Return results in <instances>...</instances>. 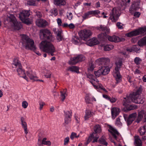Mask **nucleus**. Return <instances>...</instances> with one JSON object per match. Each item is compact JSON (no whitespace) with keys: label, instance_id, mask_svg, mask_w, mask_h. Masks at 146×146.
<instances>
[{"label":"nucleus","instance_id":"obj_1","mask_svg":"<svg viewBox=\"0 0 146 146\" xmlns=\"http://www.w3.org/2000/svg\"><path fill=\"white\" fill-rule=\"evenodd\" d=\"M141 92V89L140 88L135 92H133L132 94L130 95L129 97L125 98L123 100V105L126 110H130L137 108V106L135 105H129V104L131 102L130 99L133 102L136 104H142L144 102V99L141 97L140 95Z\"/></svg>","mask_w":146,"mask_h":146},{"label":"nucleus","instance_id":"obj_2","mask_svg":"<svg viewBox=\"0 0 146 146\" xmlns=\"http://www.w3.org/2000/svg\"><path fill=\"white\" fill-rule=\"evenodd\" d=\"M46 38L50 42L47 40L42 41L39 44V47L41 50L48 53L52 56L54 55L53 53L55 52V49L53 44L51 42H53L54 38L51 35L49 36Z\"/></svg>","mask_w":146,"mask_h":146},{"label":"nucleus","instance_id":"obj_3","mask_svg":"<svg viewBox=\"0 0 146 146\" xmlns=\"http://www.w3.org/2000/svg\"><path fill=\"white\" fill-rule=\"evenodd\" d=\"M21 37L22 45L26 49L33 50L36 54L38 56L41 55L39 51L36 50V48L33 39L30 38L28 36L24 35H21Z\"/></svg>","mask_w":146,"mask_h":146},{"label":"nucleus","instance_id":"obj_4","mask_svg":"<svg viewBox=\"0 0 146 146\" xmlns=\"http://www.w3.org/2000/svg\"><path fill=\"white\" fill-rule=\"evenodd\" d=\"M7 20L9 22L12 29L19 30L21 28V24L17 22L15 17L13 15L9 14L8 15Z\"/></svg>","mask_w":146,"mask_h":146},{"label":"nucleus","instance_id":"obj_5","mask_svg":"<svg viewBox=\"0 0 146 146\" xmlns=\"http://www.w3.org/2000/svg\"><path fill=\"white\" fill-rule=\"evenodd\" d=\"M122 64L121 60H117L115 63L116 66L113 72V75L116 79L117 83L121 81V77L119 70Z\"/></svg>","mask_w":146,"mask_h":146},{"label":"nucleus","instance_id":"obj_6","mask_svg":"<svg viewBox=\"0 0 146 146\" xmlns=\"http://www.w3.org/2000/svg\"><path fill=\"white\" fill-rule=\"evenodd\" d=\"M94 129L95 132L92 133L88 138L86 142V145L90 142L92 139H94V140L92 141L93 143L97 141V140L99 137V136L97 134V133H100L101 132V129L100 126L99 125L95 126Z\"/></svg>","mask_w":146,"mask_h":146},{"label":"nucleus","instance_id":"obj_7","mask_svg":"<svg viewBox=\"0 0 146 146\" xmlns=\"http://www.w3.org/2000/svg\"><path fill=\"white\" fill-rule=\"evenodd\" d=\"M78 35L82 40L86 41V39L92 35V33L89 30L84 29L80 31Z\"/></svg>","mask_w":146,"mask_h":146},{"label":"nucleus","instance_id":"obj_8","mask_svg":"<svg viewBox=\"0 0 146 146\" xmlns=\"http://www.w3.org/2000/svg\"><path fill=\"white\" fill-rule=\"evenodd\" d=\"M108 127V131L112 135L115 139L117 141H119L121 139V135L115 129L110 125Z\"/></svg>","mask_w":146,"mask_h":146},{"label":"nucleus","instance_id":"obj_9","mask_svg":"<svg viewBox=\"0 0 146 146\" xmlns=\"http://www.w3.org/2000/svg\"><path fill=\"white\" fill-rule=\"evenodd\" d=\"M140 2L139 0L134 1L129 8V12L132 14L139 8Z\"/></svg>","mask_w":146,"mask_h":146},{"label":"nucleus","instance_id":"obj_10","mask_svg":"<svg viewBox=\"0 0 146 146\" xmlns=\"http://www.w3.org/2000/svg\"><path fill=\"white\" fill-rule=\"evenodd\" d=\"M87 77L90 79L91 83L94 88L96 90H98V88L97 85L99 83L98 80L94 76V75L90 74H87Z\"/></svg>","mask_w":146,"mask_h":146},{"label":"nucleus","instance_id":"obj_11","mask_svg":"<svg viewBox=\"0 0 146 146\" xmlns=\"http://www.w3.org/2000/svg\"><path fill=\"white\" fill-rule=\"evenodd\" d=\"M143 119L144 122L146 121V111L142 110L139 112L138 117L135 121L139 123Z\"/></svg>","mask_w":146,"mask_h":146},{"label":"nucleus","instance_id":"obj_12","mask_svg":"<svg viewBox=\"0 0 146 146\" xmlns=\"http://www.w3.org/2000/svg\"><path fill=\"white\" fill-rule=\"evenodd\" d=\"M137 115L136 113H134L130 114L127 117L125 115H124V117L127 124L129 125L131 124L135 119L137 117Z\"/></svg>","mask_w":146,"mask_h":146},{"label":"nucleus","instance_id":"obj_13","mask_svg":"<svg viewBox=\"0 0 146 146\" xmlns=\"http://www.w3.org/2000/svg\"><path fill=\"white\" fill-rule=\"evenodd\" d=\"M26 75L27 77H29L31 80L34 81L36 80L37 77L35 73L33 72L32 70L29 68L26 72Z\"/></svg>","mask_w":146,"mask_h":146},{"label":"nucleus","instance_id":"obj_14","mask_svg":"<svg viewBox=\"0 0 146 146\" xmlns=\"http://www.w3.org/2000/svg\"><path fill=\"white\" fill-rule=\"evenodd\" d=\"M51 34L50 31L47 29H42L40 31V38L41 39H45L51 35Z\"/></svg>","mask_w":146,"mask_h":146},{"label":"nucleus","instance_id":"obj_15","mask_svg":"<svg viewBox=\"0 0 146 146\" xmlns=\"http://www.w3.org/2000/svg\"><path fill=\"white\" fill-rule=\"evenodd\" d=\"M17 71L18 75L20 77L23 78L27 81H28V78L26 76L24 70L22 68V67L19 68H17Z\"/></svg>","mask_w":146,"mask_h":146},{"label":"nucleus","instance_id":"obj_16","mask_svg":"<svg viewBox=\"0 0 146 146\" xmlns=\"http://www.w3.org/2000/svg\"><path fill=\"white\" fill-rule=\"evenodd\" d=\"M96 62L98 64H104L108 65L110 62L109 59L106 58H101L98 59Z\"/></svg>","mask_w":146,"mask_h":146},{"label":"nucleus","instance_id":"obj_17","mask_svg":"<svg viewBox=\"0 0 146 146\" xmlns=\"http://www.w3.org/2000/svg\"><path fill=\"white\" fill-rule=\"evenodd\" d=\"M99 42L97 38H94L87 41L86 44L89 46H92L98 44Z\"/></svg>","mask_w":146,"mask_h":146},{"label":"nucleus","instance_id":"obj_18","mask_svg":"<svg viewBox=\"0 0 146 146\" xmlns=\"http://www.w3.org/2000/svg\"><path fill=\"white\" fill-rule=\"evenodd\" d=\"M65 117L64 119L65 123L66 124L69 123L71 121V112L68 111H66L64 112Z\"/></svg>","mask_w":146,"mask_h":146},{"label":"nucleus","instance_id":"obj_19","mask_svg":"<svg viewBox=\"0 0 146 146\" xmlns=\"http://www.w3.org/2000/svg\"><path fill=\"white\" fill-rule=\"evenodd\" d=\"M36 24L39 27H43L47 25L48 23L44 20L39 19L36 21Z\"/></svg>","mask_w":146,"mask_h":146},{"label":"nucleus","instance_id":"obj_20","mask_svg":"<svg viewBox=\"0 0 146 146\" xmlns=\"http://www.w3.org/2000/svg\"><path fill=\"white\" fill-rule=\"evenodd\" d=\"M103 75H105L107 74L109 72L110 70V67L107 65L102 66L100 67Z\"/></svg>","mask_w":146,"mask_h":146},{"label":"nucleus","instance_id":"obj_21","mask_svg":"<svg viewBox=\"0 0 146 146\" xmlns=\"http://www.w3.org/2000/svg\"><path fill=\"white\" fill-rule=\"evenodd\" d=\"M111 110L112 118L114 119L119 114L120 112L119 109L118 108H112Z\"/></svg>","mask_w":146,"mask_h":146},{"label":"nucleus","instance_id":"obj_22","mask_svg":"<svg viewBox=\"0 0 146 146\" xmlns=\"http://www.w3.org/2000/svg\"><path fill=\"white\" fill-rule=\"evenodd\" d=\"M30 11H23L21 12L19 15L20 19L25 18L30 15Z\"/></svg>","mask_w":146,"mask_h":146},{"label":"nucleus","instance_id":"obj_23","mask_svg":"<svg viewBox=\"0 0 146 146\" xmlns=\"http://www.w3.org/2000/svg\"><path fill=\"white\" fill-rule=\"evenodd\" d=\"M139 34V31L138 29L126 33L125 35L129 37L137 36Z\"/></svg>","mask_w":146,"mask_h":146},{"label":"nucleus","instance_id":"obj_24","mask_svg":"<svg viewBox=\"0 0 146 146\" xmlns=\"http://www.w3.org/2000/svg\"><path fill=\"white\" fill-rule=\"evenodd\" d=\"M107 38L109 41L111 42H118L120 41L119 37L115 36H108Z\"/></svg>","mask_w":146,"mask_h":146},{"label":"nucleus","instance_id":"obj_25","mask_svg":"<svg viewBox=\"0 0 146 146\" xmlns=\"http://www.w3.org/2000/svg\"><path fill=\"white\" fill-rule=\"evenodd\" d=\"M21 119L22 127L24 130L25 133L27 134L28 133L27 128V124L26 122L24 121V118L23 117H21Z\"/></svg>","mask_w":146,"mask_h":146},{"label":"nucleus","instance_id":"obj_26","mask_svg":"<svg viewBox=\"0 0 146 146\" xmlns=\"http://www.w3.org/2000/svg\"><path fill=\"white\" fill-rule=\"evenodd\" d=\"M101 46L104 48V50L105 51L110 50L114 48V46L112 45L106 44H102Z\"/></svg>","mask_w":146,"mask_h":146},{"label":"nucleus","instance_id":"obj_27","mask_svg":"<svg viewBox=\"0 0 146 146\" xmlns=\"http://www.w3.org/2000/svg\"><path fill=\"white\" fill-rule=\"evenodd\" d=\"M119 9L118 8H114L110 13V15H119Z\"/></svg>","mask_w":146,"mask_h":146},{"label":"nucleus","instance_id":"obj_28","mask_svg":"<svg viewBox=\"0 0 146 146\" xmlns=\"http://www.w3.org/2000/svg\"><path fill=\"white\" fill-rule=\"evenodd\" d=\"M139 132L141 135H143L146 134V125L140 127L139 129Z\"/></svg>","mask_w":146,"mask_h":146},{"label":"nucleus","instance_id":"obj_29","mask_svg":"<svg viewBox=\"0 0 146 146\" xmlns=\"http://www.w3.org/2000/svg\"><path fill=\"white\" fill-rule=\"evenodd\" d=\"M138 44L140 46H143L146 45V36L140 40L138 42Z\"/></svg>","mask_w":146,"mask_h":146},{"label":"nucleus","instance_id":"obj_30","mask_svg":"<svg viewBox=\"0 0 146 146\" xmlns=\"http://www.w3.org/2000/svg\"><path fill=\"white\" fill-rule=\"evenodd\" d=\"M55 3L59 6L64 5L66 3V0H54Z\"/></svg>","mask_w":146,"mask_h":146},{"label":"nucleus","instance_id":"obj_31","mask_svg":"<svg viewBox=\"0 0 146 146\" xmlns=\"http://www.w3.org/2000/svg\"><path fill=\"white\" fill-rule=\"evenodd\" d=\"M135 143L136 146H141V141L138 136H136L135 137Z\"/></svg>","mask_w":146,"mask_h":146},{"label":"nucleus","instance_id":"obj_32","mask_svg":"<svg viewBox=\"0 0 146 146\" xmlns=\"http://www.w3.org/2000/svg\"><path fill=\"white\" fill-rule=\"evenodd\" d=\"M49 13L50 14V15L52 16L55 17L58 14L57 9L55 8L51 9Z\"/></svg>","mask_w":146,"mask_h":146},{"label":"nucleus","instance_id":"obj_33","mask_svg":"<svg viewBox=\"0 0 146 146\" xmlns=\"http://www.w3.org/2000/svg\"><path fill=\"white\" fill-rule=\"evenodd\" d=\"M93 113L90 110H87L86 112L85 115L84 116L85 120H86L92 115Z\"/></svg>","mask_w":146,"mask_h":146},{"label":"nucleus","instance_id":"obj_34","mask_svg":"<svg viewBox=\"0 0 146 146\" xmlns=\"http://www.w3.org/2000/svg\"><path fill=\"white\" fill-rule=\"evenodd\" d=\"M78 62V60L76 57L71 58L69 61V64H75Z\"/></svg>","mask_w":146,"mask_h":146},{"label":"nucleus","instance_id":"obj_35","mask_svg":"<svg viewBox=\"0 0 146 146\" xmlns=\"http://www.w3.org/2000/svg\"><path fill=\"white\" fill-rule=\"evenodd\" d=\"M99 30L103 31H104L106 33H108L110 32L109 29L106 27L104 26L101 25L100 27Z\"/></svg>","mask_w":146,"mask_h":146},{"label":"nucleus","instance_id":"obj_36","mask_svg":"<svg viewBox=\"0 0 146 146\" xmlns=\"http://www.w3.org/2000/svg\"><path fill=\"white\" fill-rule=\"evenodd\" d=\"M68 70L72 72H75L77 73H79L78 68L76 66H73L69 67Z\"/></svg>","mask_w":146,"mask_h":146},{"label":"nucleus","instance_id":"obj_37","mask_svg":"<svg viewBox=\"0 0 146 146\" xmlns=\"http://www.w3.org/2000/svg\"><path fill=\"white\" fill-rule=\"evenodd\" d=\"M119 15H110L109 19L110 20L113 22H115L117 21L118 19Z\"/></svg>","mask_w":146,"mask_h":146},{"label":"nucleus","instance_id":"obj_38","mask_svg":"<svg viewBox=\"0 0 146 146\" xmlns=\"http://www.w3.org/2000/svg\"><path fill=\"white\" fill-rule=\"evenodd\" d=\"M62 32L59 31L58 33L56 35V38L58 42L61 41L63 39V37L61 35Z\"/></svg>","mask_w":146,"mask_h":146},{"label":"nucleus","instance_id":"obj_39","mask_svg":"<svg viewBox=\"0 0 146 146\" xmlns=\"http://www.w3.org/2000/svg\"><path fill=\"white\" fill-rule=\"evenodd\" d=\"M13 64L17 68H19L21 67V66L20 64V62L17 59H15L13 60Z\"/></svg>","mask_w":146,"mask_h":146},{"label":"nucleus","instance_id":"obj_40","mask_svg":"<svg viewBox=\"0 0 146 146\" xmlns=\"http://www.w3.org/2000/svg\"><path fill=\"white\" fill-rule=\"evenodd\" d=\"M21 21L24 23L28 25L32 23L33 21L32 20H30L29 19L22 18L20 19Z\"/></svg>","mask_w":146,"mask_h":146},{"label":"nucleus","instance_id":"obj_41","mask_svg":"<svg viewBox=\"0 0 146 146\" xmlns=\"http://www.w3.org/2000/svg\"><path fill=\"white\" fill-rule=\"evenodd\" d=\"M99 142L101 144L105 145H107V143L106 141V138L104 136H103L99 140Z\"/></svg>","mask_w":146,"mask_h":146},{"label":"nucleus","instance_id":"obj_42","mask_svg":"<svg viewBox=\"0 0 146 146\" xmlns=\"http://www.w3.org/2000/svg\"><path fill=\"white\" fill-rule=\"evenodd\" d=\"M93 15L92 11H89L85 13L83 16V18L84 19H86L91 17L90 15Z\"/></svg>","mask_w":146,"mask_h":146},{"label":"nucleus","instance_id":"obj_43","mask_svg":"<svg viewBox=\"0 0 146 146\" xmlns=\"http://www.w3.org/2000/svg\"><path fill=\"white\" fill-rule=\"evenodd\" d=\"M94 74L97 77H99L102 75H103L102 73L100 68L98 70L94 71Z\"/></svg>","mask_w":146,"mask_h":146},{"label":"nucleus","instance_id":"obj_44","mask_svg":"<svg viewBox=\"0 0 146 146\" xmlns=\"http://www.w3.org/2000/svg\"><path fill=\"white\" fill-rule=\"evenodd\" d=\"M66 91L64 90L62 92H61V98L62 101H63L67 95L66 94Z\"/></svg>","mask_w":146,"mask_h":146},{"label":"nucleus","instance_id":"obj_45","mask_svg":"<svg viewBox=\"0 0 146 146\" xmlns=\"http://www.w3.org/2000/svg\"><path fill=\"white\" fill-rule=\"evenodd\" d=\"M42 144L47 145H50L51 144V143L50 141H46V139L44 138L42 140Z\"/></svg>","mask_w":146,"mask_h":146},{"label":"nucleus","instance_id":"obj_46","mask_svg":"<svg viewBox=\"0 0 146 146\" xmlns=\"http://www.w3.org/2000/svg\"><path fill=\"white\" fill-rule=\"evenodd\" d=\"M78 60V62L82 61L85 59V57L82 55H80L76 57Z\"/></svg>","mask_w":146,"mask_h":146},{"label":"nucleus","instance_id":"obj_47","mask_svg":"<svg viewBox=\"0 0 146 146\" xmlns=\"http://www.w3.org/2000/svg\"><path fill=\"white\" fill-rule=\"evenodd\" d=\"M97 86L98 87V90H97L98 91H99V90H103L104 91L106 92H107V91L104 88L103 86L100 84L99 83L97 85Z\"/></svg>","mask_w":146,"mask_h":146},{"label":"nucleus","instance_id":"obj_48","mask_svg":"<svg viewBox=\"0 0 146 146\" xmlns=\"http://www.w3.org/2000/svg\"><path fill=\"white\" fill-rule=\"evenodd\" d=\"M134 52L137 53H139L140 51V49L138 46L134 45L132 46Z\"/></svg>","mask_w":146,"mask_h":146},{"label":"nucleus","instance_id":"obj_49","mask_svg":"<svg viewBox=\"0 0 146 146\" xmlns=\"http://www.w3.org/2000/svg\"><path fill=\"white\" fill-rule=\"evenodd\" d=\"M95 67L94 64V63H91L90 64L88 70L89 71H92Z\"/></svg>","mask_w":146,"mask_h":146},{"label":"nucleus","instance_id":"obj_50","mask_svg":"<svg viewBox=\"0 0 146 146\" xmlns=\"http://www.w3.org/2000/svg\"><path fill=\"white\" fill-rule=\"evenodd\" d=\"M27 3L28 5H36L35 1L34 0H28Z\"/></svg>","mask_w":146,"mask_h":146},{"label":"nucleus","instance_id":"obj_51","mask_svg":"<svg viewBox=\"0 0 146 146\" xmlns=\"http://www.w3.org/2000/svg\"><path fill=\"white\" fill-rule=\"evenodd\" d=\"M135 63L137 65L139 64L141 61V59L138 57H136L134 59Z\"/></svg>","mask_w":146,"mask_h":146},{"label":"nucleus","instance_id":"obj_52","mask_svg":"<svg viewBox=\"0 0 146 146\" xmlns=\"http://www.w3.org/2000/svg\"><path fill=\"white\" fill-rule=\"evenodd\" d=\"M51 73L49 71H46L44 75V76L46 78H50Z\"/></svg>","mask_w":146,"mask_h":146},{"label":"nucleus","instance_id":"obj_53","mask_svg":"<svg viewBox=\"0 0 146 146\" xmlns=\"http://www.w3.org/2000/svg\"><path fill=\"white\" fill-rule=\"evenodd\" d=\"M115 124L118 127H120L121 125V123L120 122V119L119 118H117L116 119Z\"/></svg>","mask_w":146,"mask_h":146},{"label":"nucleus","instance_id":"obj_54","mask_svg":"<svg viewBox=\"0 0 146 146\" xmlns=\"http://www.w3.org/2000/svg\"><path fill=\"white\" fill-rule=\"evenodd\" d=\"M138 30L139 31V34H143L146 32V27L142 28L139 29Z\"/></svg>","mask_w":146,"mask_h":146},{"label":"nucleus","instance_id":"obj_55","mask_svg":"<svg viewBox=\"0 0 146 146\" xmlns=\"http://www.w3.org/2000/svg\"><path fill=\"white\" fill-rule=\"evenodd\" d=\"M93 15H97L96 17H101L99 16L98 15L100 13V12L99 10H96L95 11H92Z\"/></svg>","mask_w":146,"mask_h":146},{"label":"nucleus","instance_id":"obj_56","mask_svg":"<svg viewBox=\"0 0 146 146\" xmlns=\"http://www.w3.org/2000/svg\"><path fill=\"white\" fill-rule=\"evenodd\" d=\"M79 40L77 36H75L72 40V41L74 44H77Z\"/></svg>","mask_w":146,"mask_h":146},{"label":"nucleus","instance_id":"obj_57","mask_svg":"<svg viewBox=\"0 0 146 146\" xmlns=\"http://www.w3.org/2000/svg\"><path fill=\"white\" fill-rule=\"evenodd\" d=\"M53 31L54 32V34L56 35L58 33L59 31H60L61 32H62V30L60 29H58L57 28H54L53 29Z\"/></svg>","mask_w":146,"mask_h":146},{"label":"nucleus","instance_id":"obj_58","mask_svg":"<svg viewBox=\"0 0 146 146\" xmlns=\"http://www.w3.org/2000/svg\"><path fill=\"white\" fill-rule=\"evenodd\" d=\"M28 106V103L26 101L23 102L22 103V106L23 108H26Z\"/></svg>","mask_w":146,"mask_h":146},{"label":"nucleus","instance_id":"obj_59","mask_svg":"<svg viewBox=\"0 0 146 146\" xmlns=\"http://www.w3.org/2000/svg\"><path fill=\"white\" fill-rule=\"evenodd\" d=\"M79 137V135H77L76 134L74 133H72L70 136V138L72 139H73L74 138L78 137Z\"/></svg>","mask_w":146,"mask_h":146},{"label":"nucleus","instance_id":"obj_60","mask_svg":"<svg viewBox=\"0 0 146 146\" xmlns=\"http://www.w3.org/2000/svg\"><path fill=\"white\" fill-rule=\"evenodd\" d=\"M56 21L58 25V26H62V22L61 20L58 18L56 19Z\"/></svg>","mask_w":146,"mask_h":146},{"label":"nucleus","instance_id":"obj_61","mask_svg":"<svg viewBox=\"0 0 146 146\" xmlns=\"http://www.w3.org/2000/svg\"><path fill=\"white\" fill-rule=\"evenodd\" d=\"M130 2V0H128L127 1L126 0H123V3H121L122 5L126 6L127 5V3H129Z\"/></svg>","mask_w":146,"mask_h":146},{"label":"nucleus","instance_id":"obj_62","mask_svg":"<svg viewBox=\"0 0 146 146\" xmlns=\"http://www.w3.org/2000/svg\"><path fill=\"white\" fill-rule=\"evenodd\" d=\"M133 14V16L135 18H138L141 15L140 13L138 12H135Z\"/></svg>","mask_w":146,"mask_h":146},{"label":"nucleus","instance_id":"obj_63","mask_svg":"<svg viewBox=\"0 0 146 146\" xmlns=\"http://www.w3.org/2000/svg\"><path fill=\"white\" fill-rule=\"evenodd\" d=\"M39 109L41 110L43 108V106L45 105V103L43 102L40 101L39 102Z\"/></svg>","mask_w":146,"mask_h":146},{"label":"nucleus","instance_id":"obj_64","mask_svg":"<svg viewBox=\"0 0 146 146\" xmlns=\"http://www.w3.org/2000/svg\"><path fill=\"white\" fill-rule=\"evenodd\" d=\"M117 26L119 29H122L123 28V24L120 23H117Z\"/></svg>","mask_w":146,"mask_h":146}]
</instances>
